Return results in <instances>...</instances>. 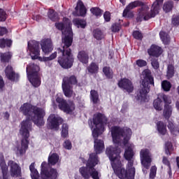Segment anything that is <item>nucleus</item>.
I'll list each match as a JSON object with an SVG mask.
<instances>
[{"label": "nucleus", "instance_id": "obj_1", "mask_svg": "<svg viewBox=\"0 0 179 179\" xmlns=\"http://www.w3.org/2000/svg\"><path fill=\"white\" fill-rule=\"evenodd\" d=\"M111 135L115 145L107 147L106 153L110 160L114 172L120 179L135 178V146L132 143H129L132 130L128 127H112Z\"/></svg>", "mask_w": 179, "mask_h": 179}, {"label": "nucleus", "instance_id": "obj_2", "mask_svg": "<svg viewBox=\"0 0 179 179\" xmlns=\"http://www.w3.org/2000/svg\"><path fill=\"white\" fill-rule=\"evenodd\" d=\"M56 27L62 33V41L64 44L62 49H57L59 55L58 62L62 68L68 69L73 65V56L71 53L69 47L72 45L73 33L72 32V24L68 18H64L63 22H56Z\"/></svg>", "mask_w": 179, "mask_h": 179}, {"label": "nucleus", "instance_id": "obj_3", "mask_svg": "<svg viewBox=\"0 0 179 179\" xmlns=\"http://www.w3.org/2000/svg\"><path fill=\"white\" fill-rule=\"evenodd\" d=\"M96 153L90 155L87 162V167L83 166L79 169V172L84 179H89L92 177L93 179H100V173L94 169L99 164V157L97 155L103 152L104 150V141L102 140L95 139L94 145Z\"/></svg>", "mask_w": 179, "mask_h": 179}, {"label": "nucleus", "instance_id": "obj_4", "mask_svg": "<svg viewBox=\"0 0 179 179\" xmlns=\"http://www.w3.org/2000/svg\"><path fill=\"white\" fill-rule=\"evenodd\" d=\"M20 111L27 117L23 121H29L31 127V121L37 127H43L44 125V117L45 116V110L44 108L33 106L30 103H24L20 108Z\"/></svg>", "mask_w": 179, "mask_h": 179}, {"label": "nucleus", "instance_id": "obj_5", "mask_svg": "<svg viewBox=\"0 0 179 179\" xmlns=\"http://www.w3.org/2000/svg\"><path fill=\"white\" fill-rule=\"evenodd\" d=\"M8 167L11 177H22V168L20 165L13 160H9L8 165H6L3 153L0 152V179H9Z\"/></svg>", "mask_w": 179, "mask_h": 179}, {"label": "nucleus", "instance_id": "obj_6", "mask_svg": "<svg viewBox=\"0 0 179 179\" xmlns=\"http://www.w3.org/2000/svg\"><path fill=\"white\" fill-rule=\"evenodd\" d=\"M20 136L22 138V143L20 145H17L15 151L17 155L22 156L26 153L27 148L29 147V137L30 136V131H31V123L30 121H22L20 124Z\"/></svg>", "mask_w": 179, "mask_h": 179}, {"label": "nucleus", "instance_id": "obj_7", "mask_svg": "<svg viewBox=\"0 0 179 179\" xmlns=\"http://www.w3.org/2000/svg\"><path fill=\"white\" fill-rule=\"evenodd\" d=\"M143 80L142 82L139 93L136 96V100L139 103L148 101V94L149 93V85H155L153 77L150 70L145 69L142 73Z\"/></svg>", "mask_w": 179, "mask_h": 179}, {"label": "nucleus", "instance_id": "obj_8", "mask_svg": "<svg viewBox=\"0 0 179 179\" xmlns=\"http://www.w3.org/2000/svg\"><path fill=\"white\" fill-rule=\"evenodd\" d=\"M162 3H163V0H156L152 6L150 13H149V6L148 5L143 6L138 11L137 21L142 22V20H149V19L155 17L159 13Z\"/></svg>", "mask_w": 179, "mask_h": 179}, {"label": "nucleus", "instance_id": "obj_9", "mask_svg": "<svg viewBox=\"0 0 179 179\" xmlns=\"http://www.w3.org/2000/svg\"><path fill=\"white\" fill-rule=\"evenodd\" d=\"M107 124V117L101 113H96L93 117V124L90 126L94 138H98L106 131L105 125Z\"/></svg>", "mask_w": 179, "mask_h": 179}, {"label": "nucleus", "instance_id": "obj_10", "mask_svg": "<svg viewBox=\"0 0 179 179\" xmlns=\"http://www.w3.org/2000/svg\"><path fill=\"white\" fill-rule=\"evenodd\" d=\"M28 50L32 59H38L41 62H47L48 61H52L57 58V52L52 53L50 57H40V45L36 41H29L28 42Z\"/></svg>", "mask_w": 179, "mask_h": 179}, {"label": "nucleus", "instance_id": "obj_11", "mask_svg": "<svg viewBox=\"0 0 179 179\" xmlns=\"http://www.w3.org/2000/svg\"><path fill=\"white\" fill-rule=\"evenodd\" d=\"M38 71H40V67L37 64L31 63L27 66V75L34 87H38L41 85Z\"/></svg>", "mask_w": 179, "mask_h": 179}, {"label": "nucleus", "instance_id": "obj_12", "mask_svg": "<svg viewBox=\"0 0 179 179\" xmlns=\"http://www.w3.org/2000/svg\"><path fill=\"white\" fill-rule=\"evenodd\" d=\"M78 83V80L75 76H71V77H65L63 78V82L62 84V87L63 93L66 97H73L75 96V92H73V85Z\"/></svg>", "mask_w": 179, "mask_h": 179}, {"label": "nucleus", "instance_id": "obj_13", "mask_svg": "<svg viewBox=\"0 0 179 179\" xmlns=\"http://www.w3.org/2000/svg\"><path fill=\"white\" fill-rule=\"evenodd\" d=\"M56 101L59 104V108L66 114H72L75 110V103L72 101L66 102L62 99V94L61 93L56 95Z\"/></svg>", "mask_w": 179, "mask_h": 179}, {"label": "nucleus", "instance_id": "obj_14", "mask_svg": "<svg viewBox=\"0 0 179 179\" xmlns=\"http://www.w3.org/2000/svg\"><path fill=\"white\" fill-rule=\"evenodd\" d=\"M140 159L143 168V171L144 174L148 173L147 170H148L149 167H150V164L152 163V153H150V150L148 148H143L140 151Z\"/></svg>", "mask_w": 179, "mask_h": 179}, {"label": "nucleus", "instance_id": "obj_15", "mask_svg": "<svg viewBox=\"0 0 179 179\" xmlns=\"http://www.w3.org/2000/svg\"><path fill=\"white\" fill-rule=\"evenodd\" d=\"M48 166L49 165L47 162H42L41 166V179H57L58 177L57 169H48Z\"/></svg>", "mask_w": 179, "mask_h": 179}, {"label": "nucleus", "instance_id": "obj_16", "mask_svg": "<svg viewBox=\"0 0 179 179\" xmlns=\"http://www.w3.org/2000/svg\"><path fill=\"white\" fill-rule=\"evenodd\" d=\"M64 120L58 115H50L48 118V122L51 129H55V131L59 129V125L62 124Z\"/></svg>", "mask_w": 179, "mask_h": 179}, {"label": "nucleus", "instance_id": "obj_17", "mask_svg": "<svg viewBox=\"0 0 179 179\" xmlns=\"http://www.w3.org/2000/svg\"><path fill=\"white\" fill-rule=\"evenodd\" d=\"M166 99H168L169 100H171V97L164 94H159L158 95V97L154 100V102H153L154 108H155L157 111H162L163 110L164 103V104H166Z\"/></svg>", "mask_w": 179, "mask_h": 179}, {"label": "nucleus", "instance_id": "obj_18", "mask_svg": "<svg viewBox=\"0 0 179 179\" xmlns=\"http://www.w3.org/2000/svg\"><path fill=\"white\" fill-rule=\"evenodd\" d=\"M41 47L43 52H44L45 55L50 54V52L54 50L52 41L50 38H45L41 41Z\"/></svg>", "mask_w": 179, "mask_h": 179}, {"label": "nucleus", "instance_id": "obj_19", "mask_svg": "<svg viewBox=\"0 0 179 179\" xmlns=\"http://www.w3.org/2000/svg\"><path fill=\"white\" fill-rule=\"evenodd\" d=\"M141 3L138 1L130 3L123 11L124 17H134V13H131V10L138 8V6H141Z\"/></svg>", "mask_w": 179, "mask_h": 179}, {"label": "nucleus", "instance_id": "obj_20", "mask_svg": "<svg viewBox=\"0 0 179 179\" xmlns=\"http://www.w3.org/2000/svg\"><path fill=\"white\" fill-rule=\"evenodd\" d=\"M171 99H166V104L164 105V110H163V117L165 120H170V117H171L173 114V105H171Z\"/></svg>", "mask_w": 179, "mask_h": 179}, {"label": "nucleus", "instance_id": "obj_21", "mask_svg": "<svg viewBox=\"0 0 179 179\" xmlns=\"http://www.w3.org/2000/svg\"><path fill=\"white\" fill-rule=\"evenodd\" d=\"M118 86L120 89H123L124 90H126V92H128V93H131V92L134 91V85H132L131 80L127 78H123L119 81Z\"/></svg>", "mask_w": 179, "mask_h": 179}, {"label": "nucleus", "instance_id": "obj_22", "mask_svg": "<svg viewBox=\"0 0 179 179\" xmlns=\"http://www.w3.org/2000/svg\"><path fill=\"white\" fill-rule=\"evenodd\" d=\"M76 11L73 12L74 16H85L86 15V7L82 1H78L76 7Z\"/></svg>", "mask_w": 179, "mask_h": 179}, {"label": "nucleus", "instance_id": "obj_23", "mask_svg": "<svg viewBox=\"0 0 179 179\" xmlns=\"http://www.w3.org/2000/svg\"><path fill=\"white\" fill-rule=\"evenodd\" d=\"M162 52L163 50H162V48L156 45H151L150 48L148 50V54L152 57H159V55H162Z\"/></svg>", "mask_w": 179, "mask_h": 179}, {"label": "nucleus", "instance_id": "obj_24", "mask_svg": "<svg viewBox=\"0 0 179 179\" xmlns=\"http://www.w3.org/2000/svg\"><path fill=\"white\" fill-rule=\"evenodd\" d=\"M29 170L31 171V179H41L40 178V176L38 175V171L36 169V164L34 162L30 164Z\"/></svg>", "mask_w": 179, "mask_h": 179}, {"label": "nucleus", "instance_id": "obj_25", "mask_svg": "<svg viewBox=\"0 0 179 179\" xmlns=\"http://www.w3.org/2000/svg\"><path fill=\"white\" fill-rule=\"evenodd\" d=\"M5 73L8 79H9L10 80H15V76H16V74H15V71H13L12 66H8L6 68Z\"/></svg>", "mask_w": 179, "mask_h": 179}, {"label": "nucleus", "instance_id": "obj_26", "mask_svg": "<svg viewBox=\"0 0 179 179\" xmlns=\"http://www.w3.org/2000/svg\"><path fill=\"white\" fill-rule=\"evenodd\" d=\"M59 162V155L57 153L50 154L48 157V163L51 166H55Z\"/></svg>", "mask_w": 179, "mask_h": 179}, {"label": "nucleus", "instance_id": "obj_27", "mask_svg": "<svg viewBox=\"0 0 179 179\" xmlns=\"http://www.w3.org/2000/svg\"><path fill=\"white\" fill-rule=\"evenodd\" d=\"M78 59L83 64H87L89 62V55L85 51L79 52L78 55Z\"/></svg>", "mask_w": 179, "mask_h": 179}, {"label": "nucleus", "instance_id": "obj_28", "mask_svg": "<svg viewBox=\"0 0 179 179\" xmlns=\"http://www.w3.org/2000/svg\"><path fill=\"white\" fill-rule=\"evenodd\" d=\"M90 100L93 104H99L100 103V99L99 98V93L96 90H91L90 92Z\"/></svg>", "mask_w": 179, "mask_h": 179}, {"label": "nucleus", "instance_id": "obj_29", "mask_svg": "<svg viewBox=\"0 0 179 179\" xmlns=\"http://www.w3.org/2000/svg\"><path fill=\"white\" fill-rule=\"evenodd\" d=\"M157 128L159 134L161 135H166L167 134V129L163 122H158L157 123Z\"/></svg>", "mask_w": 179, "mask_h": 179}, {"label": "nucleus", "instance_id": "obj_30", "mask_svg": "<svg viewBox=\"0 0 179 179\" xmlns=\"http://www.w3.org/2000/svg\"><path fill=\"white\" fill-rule=\"evenodd\" d=\"M173 152H174V146L171 142L167 141L165 143V153L167 156H170L172 155Z\"/></svg>", "mask_w": 179, "mask_h": 179}, {"label": "nucleus", "instance_id": "obj_31", "mask_svg": "<svg viewBox=\"0 0 179 179\" xmlns=\"http://www.w3.org/2000/svg\"><path fill=\"white\" fill-rule=\"evenodd\" d=\"M73 23L74 26H76V27H80L81 29H85L86 27V21L84 20H81L79 18H76L73 20Z\"/></svg>", "mask_w": 179, "mask_h": 179}, {"label": "nucleus", "instance_id": "obj_32", "mask_svg": "<svg viewBox=\"0 0 179 179\" xmlns=\"http://www.w3.org/2000/svg\"><path fill=\"white\" fill-rule=\"evenodd\" d=\"M12 58L11 52H6L0 54L1 62H9V60Z\"/></svg>", "mask_w": 179, "mask_h": 179}, {"label": "nucleus", "instance_id": "obj_33", "mask_svg": "<svg viewBox=\"0 0 179 179\" xmlns=\"http://www.w3.org/2000/svg\"><path fill=\"white\" fill-rule=\"evenodd\" d=\"M159 36L162 43H164L165 45H167L170 43V36L169 34H167V33L161 31L159 33Z\"/></svg>", "mask_w": 179, "mask_h": 179}, {"label": "nucleus", "instance_id": "obj_34", "mask_svg": "<svg viewBox=\"0 0 179 179\" xmlns=\"http://www.w3.org/2000/svg\"><path fill=\"white\" fill-rule=\"evenodd\" d=\"M87 71L90 73H97L99 72V65L96 63H92L87 67Z\"/></svg>", "mask_w": 179, "mask_h": 179}, {"label": "nucleus", "instance_id": "obj_35", "mask_svg": "<svg viewBox=\"0 0 179 179\" xmlns=\"http://www.w3.org/2000/svg\"><path fill=\"white\" fill-rule=\"evenodd\" d=\"M12 45V41L10 39H0V48H5V47H10Z\"/></svg>", "mask_w": 179, "mask_h": 179}, {"label": "nucleus", "instance_id": "obj_36", "mask_svg": "<svg viewBox=\"0 0 179 179\" xmlns=\"http://www.w3.org/2000/svg\"><path fill=\"white\" fill-rule=\"evenodd\" d=\"M48 16L50 20L52 22H55V20H58V13H55L54 10H50L48 13Z\"/></svg>", "mask_w": 179, "mask_h": 179}, {"label": "nucleus", "instance_id": "obj_37", "mask_svg": "<svg viewBox=\"0 0 179 179\" xmlns=\"http://www.w3.org/2000/svg\"><path fill=\"white\" fill-rule=\"evenodd\" d=\"M103 72L105 76H106V78H108V79H111V78H113V70H111L110 67L108 66L103 67Z\"/></svg>", "mask_w": 179, "mask_h": 179}, {"label": "nucleus", "instance_id": "obj_38", "mask_svg": "<svg viewBox=\"0 0 179 179\" xmlns=\"http://www.w3.org/2000/svg\"><path fill=\"white\" fill-rule=\"evenodd\" d=\"M166 76L169 79L171 78L172 76H174V65H168Z\"/></svg>", "mask_w": 179, "mask_h": 179}, {"label": "nucleus", "instance_id": "obj_39", "mask_svg": "<svg viewBox=\"0 0 179 179\" xmlns=\"http://www.w3.org/2000/svg\"><path fill=\"white\" fill-rule=\"evenodd\" d=\"M162 88L164 92H170V89H171V83L167 80H164L162 83Z\"/></svg>", "mask_w": 179, "mask_h": 179}, {"label": "nucleus", "instance_id": "obj_40", "mask_svg": "<svg viewBox=\"0 0 179 179\" xmlns=\"http://www.w3.org/2000/svg\"><path fill=\"white\" fill-rule=\"evenodd\" d=\"M162 163L163 164H165V166H167L169 168L168 173L169 174V177H171V166L170 165V161H169V159L166 157H163L162 158Z\"/></svg>", "mask_w": 179, "mask_h": 179}, {"label": "nucleus", "instance_id": "obj_41", "mask_svg": "<svg viewBox=\"0 0 179 179\" xmlns=\"http://www.w3.org/2000/svg\"><path fill=\"white\" fill-rule=\"evenodd\" d=\"M61 134H62V138H68V136H69L68 124H63Z\"/></svg>", "mask_w": 179, "mask_h": 179}, {"label": "nucleus", "instance_id": "obj_42", "mask_svg": "<svg viewBox=\"0 0 179 179\" xmlns=\"http://www.w3.org/2000/svg\"><path fill=\"white\" fill-rule=\"evenodd\" d=\"M163 9L164 12H170L173 9V1H168L164 4Z\"/></svg>", "mask_w": 179, "mask_h": 179}, {"label": "nucleus", "instance_id": "obj_43", "mask_svg": "<svg viewBox=\"0 0 179 179\" xmlns=\"http://www.w3.org/2000/svg\"><path fill=\"white\" fill-rule=\"evenodd\" d=\"M94 36L96 40H101V38H104L103 32H101L99 29H96L94 31Z\"/></svg>", "mask_w": 179, "mask_h": 179}, {"label": "nucleus", "instance_id": "obj_44", "mask_svg": "<svg viewBox=\"0 0 179 179\" xmlns=\"http://www.w3.org/2000/svg\"><path fill=\"white\" fill-rule=\"evenodd\" d=\"M90 12L94 15V16L99 17L101 16V10L97 7H94L90 9Z\"/></svg>", "mask_w": 179, "mask_h": 179}, {"label": "nucleus", "instance_id": "obj_45", "mask_svg": "<svg viewBox=\"0 0 179 179\" xmlns=\"http://www.w3.org/2000/svg\"><path fill=\"white\" fill-rule=\"evenodd\" d=\"M136 64L139 68H143V66H146V65H148V62L145 60L141 59L136 60Z\"/></svg>", "mask_w": 179, "mask_h": 179}, {"label": "nucleus", "instance_id": "obj_46", "mask_svg": "<svg viewBox=\"0 0 179 179\" xmlns=\"http://www.w3.org/2000/svg\"><path fill=\"white\" fill-rule=\"evenodd\" d=\"M151 65L155 71H157V69H159V68H160V64H159V62L156 59H152Z\"/></svg>", "mask_w": 179, "mask_h": 179}, {"label": "nucleus", "instance_id": "obj_47", "mask_svg": "<svg viewBox=\"0 0 179 179\" xmlns=\"http://www.w3.org/2000/svg\"><path fill=\"white\" fill-rule=\"evenodd\" d=\"M133 37L136 38V40H141L143 38V35H142V33L139 31H134L133 32Z\"/></svg>", "mask_w": 179, "mask_h": 179}, {"label": "nucleus", "instance_id": "obj_48", "mask_svg": "<svg viewBox=\"0 0 179 179\" xmlns=\"http://www.w3.org/2000/svg\"><path fill=\"white\" fill-rule=\"evenodd\" d=\"M168 128L169 129H170L171 132H174L176 129L174 122L170 119L168 120Z\"/></svg>", "mask_w": 179, "mask_h": 179}, {"label": "nucleus", "instance_id": "obj_49", "mask_svg": "<svg viewBox=\"0 0 179 179\" xmlns=\"http://www.w3.org/2000/svg\"><path fill=\"white\" fill-rule=\"evenodd\" d=\"M64 148L67 150H71L72 149V143L69 140H66L63 144Z\"/></svg>", "mask_w": 179, "mask_h": 179}, {"label": "nucleus", "instance_id": "obj_50", "mask_svg": "<svg viewBox=\"0 0 179 179\" xmlns=\"http://www.w3.org/2000/svg\"><path fill=\"white\" fill-rule=\"evenodd\" d=\"M121 29V25L120 24H113L111 27V31L113 33H118Z\"/></svg>", "mask_w": 179, "mask_h": 179}, {"label": "nucleus", "instance_id": "obj_51", "mask_svg": "<svg viewBox=\"0 0 179 179\" xmlns=\"http://www.w3.org/2000/svg\"><path fill=\"white\" fill-rule=\"evenodd\" d=\"M156 171H157V168L156 166H152L150 169V178H155L156 177Z\"/></svg>", "mask_w": 179, "mask_h": 179}, {"label": "nucleus", "instance_id": "obj_52", "mask_svg": "<svg viewBox=\"0 0 179 179\" xmlns=\"http://www.w3.org/2000/svg\"><path fill=\"white\" fill-rule=\"evenodd\" d=\"M5 20H6V13L0 9V22H5Z\"/></svg>", "mask_w": 179, "mask_h": 179}, {"label": "nucleus", "instance_id": "obj_53", "mask_svg": "<svg viewBox=\"0 0 179 179\" xmlns=\"http://www.w3.org/2000/svg\"><path fill=\"white\" fill-rule=\"evenodd\" d=\"M103 17L105 22H110V20H111V14L110 13V12L106 11L103 14Z\"/></svg>", "mask_w": 179, "mask_h": 179}, {"label": "nucleus", "instance_id": "obj_54", "mask_svg": "<svg viewBox=\"0 0 179 179\" xmlns=\"http://www.w3.org/2000/svg\"><path fill=\"white\" fill-rule=\"evenodd\" d=\"M172 24L177 26L179 24V16L173 17L172 19Z\"/></svg>", "mask_w": 179, "mask_h": 179}, {"label": "nucleus", "instance_id": "obj_55", "mask_svg": "<svg viewBox=\"0 0 179 179\" xmlns=\"http://www.w3.org/2000/svg\"><path fill=\"white\" fill-rule=\"evenodd\" d=\"M3 34H6V28L0 27V36H3Z\"/></svg>", "mask_w": 179, "mask_h": 179}, {"label": "nucleus", "instance_id": "obj_56", "mask_svg": "<svg viewBox=\"0 0 179 179\" xmlns=\"http://www.w3.org/2000/svg\"><path fill=\"white\" fill-rule=\"evenodd\" d=\"M127 110H128V106L125 104H124L122 107L121 112L124 114L127 113Z\"/></svg>", "mask_w": 179, "mask_h": 179}, {"label": "nucleus", "instance_id": "obj_57", "mask_svg": "<svg viewBox=\"0 0 179 179\" xmlns=\"http://www.w3.org/2000/svg\"><path fill=\"white\" fill-rule=\"evenodd\" d=\"M4 85H5V83H3V79L0 76V89H2V87H3Z\"/></svg>", "mask_w": 179, "mask_h": 179}, {"label": "nucleus", "instance_id": "obj_58", "mask_svg": "<svg viewBox=\"0 0 179 179\" xmlns=\"http://www.w3.org/2000/svg\"><path fill=\"white\" fill-rule=\"evenodd\" d=\"M9 117H10L9 113L5 112L3 115V118H5V120H9Z\"/></svg>", "mask_w": 179, "mask_h": 179}, {"label": "nucleus", "instance_id": "obj_59", "mask_svg": "<svg viewBox=\"0 0 179 179\" xmlns=\"http://www.w3.org/2000/svg\"><path fill=\"white\" fill-rule=\"evenodd\" d=\"M34 20H36V22H38L40 20V15H36L32 17Z\"/></svg>", "mask_w": 179, "mask_h": 179}, {"label": "nucleus", "instance_id": "obj_60", "mask_svg": "<svg viewBox=\"0 0 179 179\" xmlns=\"http://www.w3.org/2000/svg\"><path fill=\"white\" fill-rule=\"evenodd\" d=\"M75 179H82V176H80L79 174H76Z\"/></svg>", "mask_w": 179, "mask_h": 179}, {"label": "nucleus", "instance_id": "obj_61", "mask_svg": "<svg viewBox=\"0 0 179 179\" xmlns=\"http://www.w3.org/2000/svg\"><path fill=\"white\" fill-rule=\"evenodd\" d=\"M120 2H121L122 5H125V0H120Z\"/></svg>", "mask_w": 179, "mask_h": 179}, {"label": "nucleus", "instance_id": "obj_62", "mask_svg": "<svg viewBox=\"0 0 179 179\" xmlns=\"http://www.w3.org/2000/svg\"><path fill=\"white\" fill-rule=\"evenodd\" d=\"M178 93L179 94V86L177 87Z\"/></svg>", "mask_w": 179, "mask_h": 179}, {"label": "nucleus", "instance_id": "obj_63", "mask_svg": "<svg viewBox=\"0 0 179 179\" xmlns=\"http://www.w3.org/2000/svg\"><path fill=\"white\" fill-rule=\"evenodd\" d=\"M175 1H179V0H175Z\"/></svg>", "mask_w": 179, "mask_h": 179}, {"label": "nucleus", "instance_id": "obj_64", "mask_svg": "<svg viewBox=\"0 0 179 179\" xmlns=\"http://www.w3.org/2000/svg\"><path fill=\"white\" fill-rule=\"evenodd\" d=\"M20 179H24V178H20Z\"/></svg>", "mask_w": 179, "mask_h": 179}]
</instances>
